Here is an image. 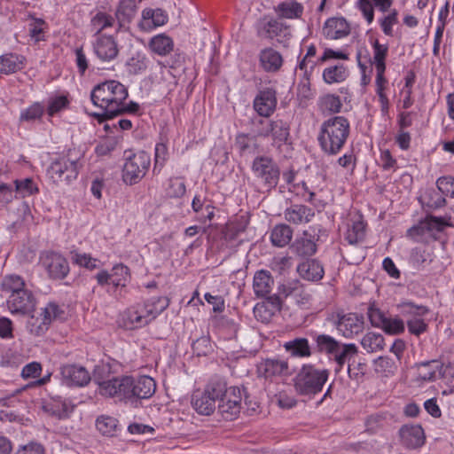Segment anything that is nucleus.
<instances>
[{
  "instance_id": "bf43d9fd",
  "label": "nucleus",
  "mask_w": 454,
  "mask_h": 454,
  "mask_svg": "<svg viewBox=\"0 0 454 454\" xmlns=\"http://www.w3.org/2000/svg\"><path fill=\"white\" fill-rule=\"evenodd\" d=\"M382 329L387 334L389 335H398L404 332L405 325L404 322L400 317H387L386 321L384 322V325L380 328Z\"/></svg>"
},
{
  "instance_id": "f03ea898",
  "label": "nucleus",
  "mask_w": 454,
  "mask_h": 454,
  "mask_svg": "<svg viewBox=\"0 0 454 454\" xmlns=\"http://www.w3.org/2000/svg\"><path fill=\"white\" fill-rule=\"evenodd\" d=\"M349 132V121L344 116H334L325 121L318 135L322 150L328 155L337 154L345 145Z\"/></svg>"
},
{
  "instance_id": "6e6552de",
  "label": "nucleus",
  "mask_w": 454,
  "mask_h": 454,
  "mask_svg": "<svg viewBox=\"0 0 454 454\" xmlns=\"http://www.w3.org/2000/svg\"><path fill=\"white\" fill-rule=\"evenodd\" d=\"M401 315L407 317L406 324L411 334L419 336L427 331V324L422 318L429 312L427 307L411 301H403L397 305Z\"/></svg>"
},
{
  "instance_id": "2f4dec72",
  "label": "nucleus",
  "mask_w": 454,
  "mask_h": 454,
  "mask_svg": "<svg viewBox=\"0 0 454 454\" xmlns=\"http://www.w3.org/2000/svg\"><path fill=\"white\" fill-rule=\"evenodd\" d=\"M260 63L267 72L278 71L283 63L280 53L272 48H266L260 52Z\"/></svg>"
},
{
  "instance_id": "6ab92c4d",
  "label": "nucleus",
  "mask_w": 454,
  "mask_h": 454,
  "mask_svg": "<svg viewBox=\"0 0 454 454\" xmlns=\"http://www.w3.org/2000/svg\"><path fill=\"white\" fill-rule=\"evenodd\" d=\"M451 373L450 365L444 366L437 360L427 361L418 365V378L424 381H434L437 379H445Z\"/></svg>"
},
{
  "instance_id": "4468645a",
  "label": "nucleus",
  "mask_w": 454,
  "mask_h": 454,
  "mask_svg": "<svg viewBox=\"0 0 454 454\" xmlns=\"http://www.w3.org/2000/svg\"><path fill=\"white\" fill-rule=\"evenodd\" d=\"M94 54L103 62L114 60L119 54L117 41L113 35H98L92 43Z\"/></svg>"
},
{
  "instance_id": "4d7b16f0",
  "label": "nucleus",
  "mask_w": 454,
  "mask_h": 454,
  "mask_svg": "<svg viewBox=\"0 0 454 454\" xmlns=\"http://www.w3.org/2000/svg\"><path fill=\"white\" fill-rule=\"evenodd\" d=\"M293 247L295 253L302 257L311 256L317 251L316 243L309 238H301L296 240Z\"/></svg>"
},
{
  "instance_id": "b1692460",
  "label": "nucleus",
  "mask_w": 454,
  "mask_h": 454,
  "mask_svg": "<svg viewBox=\"0 0 454 454\" xmlns=\"http://www.w3.org/2000/svg\"><path fill=\"white\" fill-rule=\"evenodd\" d=\"M73 409L74 406L68 402L60 399H51L42 405V410L46 415L58 419H67Z\"/></svg>"
},
{
  "instance_id": "c03bdc74",
  "label": "nucleus",
  "mask_w": 454,
  "mask_h": 454,
  "mask_svg": "<svg viewBox=\"0 0 454 454\" xmlns=\"http://www.w3.org/2000/svg\"><path fill=\"white\" fill-rule=\"evenodd\" d=\"M337 350L333 354L334 361L337 363L339 368H341L350 358L357 354V348L355 344H341L340 343Z\"/></svg>"
},
{
  "instance_id": "ddd939ff",
  "label": "nucleus",
  "mask_w": 454,
  "mask_h": 454,
  "mask_svg": "<svg viewBox=\"0 0 454 454\" xmlns=\"http://www.w3.org/2000/svg\"><path fill=\"white\" fill-rule=\"evenodd\" d=\"M241 400L240 388L237 387H229V392L218 403V412L226 420L236 419L240 412Z\"/></svg>"
},
{
  "instance_id": "412c9836",
  "label": "nucleus",
  "mask_w": 454,
  "mask_h": 454,
  "mask_svg": "<svg viewBox=\"0 0 454 454\" xmlns=\"http://www.w3.org/2000/svg\"><path fill=\"white\" fill-rule=\"evenodd\" d=\"M60 372L66 383L71 386L83 387L91 380L87 369L78 364H64Z\"/></svg>"
},
{
  "instance_id": "4c0bfd02",
  "label": "nucleus",
  "mask_w": 454,
  "mask_h": 454,
  "mask_svg": "<svg viewBox=\"0 0 454 454\" xmlns=\"http://www.w3.org/2000/svg\"><path fill=\"white\" fill-rule=\"evenodd\" d=\"M280 18L298 19L303 12V6L295 1H285L275 8Z\"/></svg>"
},
{
  "instance_id": "8fccbe9b",
  "label": "nucleus",
  "mask_w": 454,
  "mask_h": 454,
  "mask_svg": "<svg viewBox=\"0 0 454 454\" xmlns=\"http://www.w3.org/2000/svg\"><path fill=\"white\" fill-rule=\"evenodd\" d=\"M208 395L214 397V401L218 403L220 399L224 397L225 394L229 392L224 380L221 379L212 380L206 387L205 391Z\"/></svg>"
},
{
  "instance_id": "cd10ccee",
  "label": "nucleus",
  "mask_w": 454,
  "mask_h": 454,
  "mask_svg": "<svg viewBox=\"0 0 454 454\" xmlns=\"http://www.w3.org/2000/svg\"><path fill=\"white\" fill-rule=\"evenodd\" d=\"M213 327L223 338L231 340L236 337L239 325L231 318L226 316H215L212 318Z\"/></svg>"
},
{
  "instance_id": "13d9d810",
  "label": "nucleus",
  "mask_w": 454,
  "mask_h": 454,
  "mask_svg": "<svg viewBox=\"0 0 454 454\" xmlns=\"http://www.w3.org/2000/svg\"><path fill=\"white\" fill-rule=\"evenodd\" d=\"M96 426L102 434L112 436L117 430L118 421L110 416H101L97 419Z\"/></svg>"
},
{
  "instance_id": "774afa93",
  "label": "nucleus",
  "mask_w": 454,
  "mask_h": 454,
  "mask_svg": "<svg viewBox=\"0 0 454 454\" xmlns=\"http://www.w3.org/2000/svg\"><path fill=\"white\" fill-rule=\"evenodd\" d=\"M367 315L372 325L377 328H381L387 317L383 311L374 306L369 307Z\"/></svg>"
},
{
  "instance_id": "4be33fe9",
  "label": "nucleus",
  "mask_w": 454,
  "mask_h": 454,
  "mask_svg": "<svg viewBox=\"0 0 454 454\" xmlns=\"http://www.w3.org/2000/svg\"><path fill=\"white\" fill-rule=\"evenodd\" d=\"M350 33V26L344 18L333 17L328 19L323 27V35L326 39L338 40L346 37Z\"/></svg>"
},
{
  "instance_id": "20e7f679",
  "label": "nucleus",
  "mask_w": 454,
  "mask_h": 454,
  "mask_svg": "<svg viewBox=\"0 0 454 454\" xmlns=\"http://www.w3.org/2000/svg\"><path fill=\"white\" fill-rule=\"evenodd\" d=\"M328 379L327 370H317L312 365H303L294 379V387L301 395H316Z\"/></svg>"
},
{
  "instance_id": "1a4fd4ad",
  "label": "nucleus",
  "mask_w": 454,
  "mask_h": 454,
  "mask_svg": "<svg viewBox=\"0 0 454 454\" xmlns=\"http://www.w3.org/2000/svg\"><path fill=\"white\" fill-rule=\"evenodd\" d=\"M256 32L259 37L276 39L278 43L283 44H286L292 36L290 26L273 18L261 19L256 24Z\"/></svg>"
},
{
  "instance_id": "603ef678",
  "label": "nucleus",
  "mask_w": 454,
  "mask_h": 454,
  "mask_svg": "<svg viewBox=\"0 0 454 454\" xmlns=\"http://www.w3.org/2000/svg\"><path fill=\"white\" fill-rule=\"evenodd\" d=\"M40 314L50 326L53 321L64 319L65 312L57 303L49 302L43 309H42V312Z\"/></svg>"
},
{
  "instance_id": "5fc2aeb1",
  "label": "nucleus",
  "mask_w": 454,
  "mask_h": 454,
  "mask_svg": "<svg viewBox=\"0 0 454 454\" xmlns=\"http://www.w3.org/2000/svg\"><path fill=\"white\" fill-rule=\"evenodd\" d=\"M365 235V223L362 220H356L348 228L346 239L349 244H356L362 240Z\"/></svg>"
},
{
  "instance_id": "680f3d73",
  "label": "nucleus",
  "mask_w": 454,
  "mask_h": 454,
  "mask_svg": "<svg viewBox=\"0 0 454 454\" xmlns=\"http://www.w3.org/2000/svg\"><path fill=\"white\" fill-rule=\"evenodd\" d=\"M375 372L383 375L394 373L395 365L388 356H380L373 361Z\"/></svg>"
},
{
  "instance_id": "9b49d317",
  "label": "nucleus",
  "mask_w": 454,
  "mask_h": 454,
  "mask_svg": "<svg viewBox=\"0 0 454 454\" xmlns=\"http://www.w3.org/2000/svg\"><path fill=\"white\" fill-rule=\"evenodd\" d=\"M156 390V384L149 376L131 377L126 376L125 398L127 400H138L150 398Z\"/></svg>"
},
{
  "instance_id": "a211bd4d",
  "label": "nucleus",
  "mask_w": 454,
  "mask_h": 454,
  "mask_svg": "<svg viewBox=\"0 0 454 454\" xmlns=\"http://www.w3.org/2000/svg\"><path fill=\"white\" fill-rule=\"evenodd\" d=\"M336 327L346 338H351L363 332L364 317L356 313L338 314Z\"/></svg>"
},
{
  "instance_id": "2eb2a0df",
  "label": "nucleus",
  "mask_w": 454,
  "mask_h": 454,
  "mask_svg": "<svg viewBox=\"0 0 454 454\" xmlns=\"http://www.w3.org/2000/svg\"><path fill=\"white\" fill-rule=\"evenodd\" d=\"M257 374L260 378L273 380L276 378L290 374L286 360L280 358H267L257 365Z\"/></svg>"
},
{
  "instance_id": "c9c22d12",
  "label": "nucleus",
  "mask_w": 454,
  "mask_h": 454,
  "mask_svg": "<svg viewBox=\"0 0 454 454\" xmlns=\"http://www.w3.org/2000/svg\"><path fill=\"white\" fill-rule=\"evenodd\" d=\"M115 18L105 12H97L90 20V27L94 36L98 35H104L103 30L114 27Z\"/></svg>"
},
{
  "instance_id": "338daca9",
  "label": "nucleus",
  "mask_w": 454,
  "mask_h": 454,
  "mask_svg": "<svg viewBox=\"0 0 454 454\" xmlns=\"http://www.w3.org/2000/svg\"><path fill=\"white\" fill-rule=\"evenodd\" d=\"M112 271V284L115 286H124V282H126L129 276V268L123 264H117Z\"/></svg>"
},
{
  "instance_id": "0eeeda50",
  "label": "nucleus",
  "mask_w": 454,
  "mask_h": 454,
  "mask_svg": "<svg viewBox=\"0 0 454 454\" xmlns=\"http://www.w3.org/2000/svg\"><path fill=\"white\" fill-rule=\"evenodd\" d=\"M151 165L150 155L139 151L126 158L122 169V179L127 184H137L146 174Z\"/></svg>"
},
{
  "instance_id": "0e129e2a",
  "label": "nucleus",
  "mask_w": 454,
  "mask_h": 454,
  "mask_svg": "<svg viewBox=\"0 0 454 454\" xmlns=\"http://www.w3.org/2000/svg\"><path fill=\"white\" fill-rule=\"evenodd\" d=\"M186 192L185 184L183 178L174 177L169 179L167 189L168 195L172 198H181Z\"/></svg>"
},
{
  "instance_id": "052dcab7",
  "label": "nucleus",
  "mask_w": 454,
  "mask_h": 454,
  "mask_svg": "<svg viewBox=\"0 0 454 454\" xmlns=\"http://www.w3.org/2000/svg\"><path fill=\"white\" fill-rule=\"evenodd\" d=\"M71 260L74 263L84 267L88 270H94L98 267V259L92 258L88 254H80L77 252H71Z\"/></svg>"
},
{
  "instance_id": "e433bc0d",
  "label": "nucleus",
  "mask_w": 454,
  "mask_h": 454,
  "mask_svg": "<svg viewBox=\"0 0 454 454\" xmlns=\"http://www.w3.org/2000/svg\"><path fill=\"white\" fill-rule=\"evenodd\" d=\"M192 403L195 411L201 415H210L215 410L214 397L206 392L192 396Z\"/></svg>"
},
{
  "instance_id": "de8ad7c7",
  "label": "nucleus",
  "mask_w": 454,
  "mask_h": 454,
  "mask_svg": "<svg viewBox=\"0 0 454 454\" xmlns=\"http://www.w3.org/2000/svg\"><path fill=\"white\" fill-rule=\"evenodd\" d=\"M44 111V106L41 103L35 102L20 112L19 119L20 122H33L40 120L43 117Z\"/></svg>"
},
{
  "instance_id": "bb28decb",
  "label": "nucleus",
  "mask_w": 454,
  "mask_h": 454,
  "mask_svg": "<svg viewBox=\"0 0 454 454\" xmlns=\"http://www.w3.org/2000/svg\"><path fill=\"white\" fill-rule=\"evenodd\" d=\"M274 285L273 278L270 271L261 270L255 272L253 282V288L257 297H266L272 290Z\"/></svg>"
},
{
  "instance_id": "aec40b11",
  "label": "nucleus",
  "mask_w": 454,
  "mask_h": 454,
  "mask_svg": "<svg viewBox=\"0 0 454 454\" xmlns=\"http://www.w3.org/2000/svg\"><path fill=\"white\" fill-rule=\"evenodd\" d=\"M402 444L407 449H418L425 443L426 436L420 425L407 424L399 429Z\"/></svg>"
},
{
  "instance_id": "58836bf2",
  "label": "nucleus",
  "mask_w": 454,
  "mask_h": 454,
  "mask_svg": "<svg viewBox=\"0 0 454 454\" xmlns=\"http://www.w3.org/2000/svg\"><path fill=\"white\" fill-rule=\"evenodd\" d=\"M293 231L286 224L276 225L271 231L270 239L274 246L283 247L292 239Z\"/></svg>"
},
{
  "instance_id": "f8f14e48",
  "label": "nucleus",
  "mask_w": 454,
  "mask_h": 454,
  "mask_svg": "<svg viewBox=\"0 0 454 454\" xmlns=\"http://www.w3.org/2000/svg\"><path fill=\"white\" fill-rule=\"evenodd\" d=\"M41 263L53 279H63L69 272V264L60 254L46 252L41 256Z\"/></svg>"
},
{
  "instance_id": "ea45409f",
  "label": "nucleus",
  "mask_w": 454,
  "mask_h": 454,
  "mask_svg": "<svg viewBox=\"0 0 454 454\" xmlns=\"http://www.w3.org/2000/svg\"><path fill=\"white\" fill-rule=\"evenodd\" d=\"M376 70V93L379 97V100L380 102L381 110L383 112L387 111L388 109V98L385 93V90L387 89V80L385 77L386 68H375Z\"/></svg>"
},
{
  "instance_id": "f704fd0d",
  "label": "nucleus",
  "mask_w": 454,
  "mask_h": 454,
  "mask_svg": "<svg viewBox=\"0 0 454 454\" xmlns=\"http://www.w3.org/2000/svg\"><path fill=\"white\" fill-rule=\"evenodd\" d=\"M269 137H271L274 146L280 147L286 144L289 137V126L282 120H273L270 130Z\"/></svg>"
},
{
  "instance_id": "72a5a7b5",
  "label": "nucleus",
  "mask_w": 454,
  "mask_h": 454,
  "mask_svg": "<svg viewBox=\"0 0 454 454\" xmlns=\"http://www.w3.org/2000/svg\"><path fill=\"white\" fill-rule=\"evenodd\" d=\"M25 58L17 54H4L0 56V74H10L24 67Z\"/></svg>"
},
{
  "instance_id": "a19ab883",
  "label": "nucleus",
  "mask_w": 454,
  "mask_h": 454,
  "mask_svg": "<svg viewBox=\"0 0 454 454\" xmlns=\"http://www.w3.org/2000/svg\"><path fill=\"white\" fill-rule=\"evenodd\" d=\"M361 345L369 353L381 351L385 348L384 337L380 333H367L362 338Z\"/></svg>"
},
{
  "instance_id": "e2e57ef3",
  "label": "nucleus",
  "mask_w": 454,
  "mask_h": 454,
  "mask_svg": "<svg viewBox=\"0 0 454 454\" xmlns=\"http://www.w3.org/2000/svg\"><path fill=\"white\" fill-rule=\"evenodd\" d=\"M383 33L387 36H393V26L398 23V12L393 9L387 15L379 20Z\"/></svg>"
},
{
  "instance_id": "c756f323",
  "label": "nucleus",
  "mask_w": 454,
  "mask_h": 454,
  "mask_svg": "<svg viewBox=\"0 0 454 454\" xmlns=\"http://www.w3.org/2000/svg\"><path fill=\"white\" fill-rule=\"evenodd\" d=\"M299 275L309 281H318L324 276V269L321 263L316 260H308L297 267Z\"/></svg>"
},
{
  "instance_id": "39448f33",
  "label": "nucleus",
  "mask_w": 454,
  "mask_h": 454,
  "mask_svg": "<svg viewBox=\"0 0 454 454\" xmlns=\"http://www.w3.org/2000/svg\"><path fill=\"white\" fill-rule=\"evenodd\" d=\"M252 171L262 192H270L278 185L280 169L271 158L256 157L252 164Z\"/></svg>"
},
{
  "instance_id": "f3484780",
  "label": "nucleus",
  "mask_w": 454,
  "mask_h": 454,
  "mask_svg": "<svg viewBox=\"0 0 454 454\" xmlns=\"http://www.w3.org/2000/svg\"><path fill=\"white\" fill-rule=\"evenodd\" d=\"M277 92L272 88L260 90L253 101L254 111L261 117H270L277 107Z\"/></svg>"
},
{
  "instance_id": "473e14b6",
  "label": "nucleus",
  "mask_w": 454,
  "mask_h": 454,
  "mask_svg": "<svg viewBox=\"0 0 454 454\" xmlns=\"http://www.w3.org/2000/svg\"><path fill=\"white\" fill-rule=\"evenodd\" d=\"M137 12L136 6L130 0H121L115 11V20L118 23V29L122 28L130 23Z\"/></svg>"
},
{
  "instance_id": "dca6fc26",
  "label": "nucleus",
  "mask_w": 454,
  "mask_h": 454,
  "mask_svg": "<svg viewBox=\"0 0 454 454\" xmlns=\"http://www.w3.org/2000/svg\"><path fill=\"white\" fill-rule=\"evenodd\" d=\"M7 307L12 314L26 315L35 308V299L29 289H25L17 294H10L7 298Z\"/></svg>"
},
{
  "instance_id": "69168bd1",
  "label": "nucleus",
  "mask_w": 454,
  "mask_h": 454,
  "mask_svg": "<svg viewBox=\"0 0 454 454\" xmlns=\"http://www.w3.org/2000/svg\"><path fill=\"white\" fill-rule=\"evenodd\" d=\"M436 186L439 192L445 196L454 198V176H441L436 180Z\"/></svg>"
},
{
  "instance_id": "09e8293b",
  "label": "nucleus",
  "mask_w": 454,
  "mask_h": 454,
  "mask_svg": "<svg viewBox=\"0 0 454 454\" xmlns=\"http://www.w3.org/2000/svg\"><path fill=\"white\" fill-rule=\"evenodd\" d=\"M317 348L319 352H325L333 355L338 348L340 342L337 341L333 337L327 334H317L315 336Z\"/></svg>"
},
{
  "instance_id": "3c124183",
  "label": "nucleus",
  "mask_w": 454,
  "mask_h": 454,
  "mask_svg": "<svg viewBox=\"0 0 454 454\" xmlns=\"http://www.w3.org/2000/svg\"><path fill=\"white\" fill-rule=\"evenodd\" d=\"M372 64L375 66V68H386V59L388 53V46L387 44L380 43L379 40L375 39L372 43Z\"/></svg>"
},
{
  "instance_id": "7c9ffc66",
  "label": "nucleus",
  "mask_w": 454,
  "mask_h": 454,
  "mask_svg": "<svg viewBox=\"0 0 454 454\" xmlns=\"http://www.w3.org/2000/svg\"><path fill=\"white\" fill-rule=\"evenodd\" d=\"M284 348L294 357H309L312 355V348L306 338H294L285 342Z\"/></svg>"
},
{
  "instance_id": "7ed1b4c3",
  "label": "nucleus",
  "mask_w": 454,
  "mask_h": 454,
  "mask_svg": "<svg viewBox=\"0 0 454 454\" xmlns=\"http://www.w3.org/2000/svg\"><path fill=\"white\" fill-rule=\"evenodd\" d=\"M168 305L169 299L165 296L153 297L137 304L124 312L125 326L129 329L143 327L155 319Z\"/></svg>"
},
{
  "instance_id": "5701e85b",
  "label": "nucleus",
  "mask_w": 454,
  "mask_h": 454,
  "mask_svg": "<svg viewBox=\"0 0 454 454\" xmlns=\"http://www.w3.org/2000/svg\"><path fill=\"white\" fill-rule=\"evenodd\" d=\"M143 20L140 23V27L144 30H151L157 27L165 25L168 20L167 12L160 9L145 8L142 12Z\"/></svg>"
},
{
  "instance_id": "9d476101",
  "label": "nucleus",
  "mask_w": 454,
  "mask_h": 454,
  "mask_svg": "<svg viewBox=\"0 0 454 454\" xmlns=\"http://www.w3.org/2000/svg\"><path fill=\"white\" fill-rule=\"evenodd\" d=\"M109 372V369L105 366H97L94 371L93 380L98 385V392L100 395L113 397L119 396L125 398L126 391V376L121 378L105 379L103 372Z\"/></svg>"
},
{
  "instance_id": "c85d7f7f",
  "label": "nucleus",
  "mask_w": 454,
  "mask_h": 454,
  "mask_svg": "<svg viewBox=\"0 0 454 454\" xmlns=\"http://www.w3.org/2000/svg\"><path fill=\"white\" fill-rule=\"evenodd\" d=\"M148 48L154 54L167 56L173 51L174 42L166 34H159L149 40Z\"/></svg>"
},
{
  "instance_id": "a18cd8bd",
  "label": "nucleus",
  "mask_w": 454,
  "mask_h": 454,
  "mask_svg": "<svg viewBox=\"0 0 454 454\" xmlns=\"http://www.w3.org/2000/svg\"><path fill=\"white\" fill-rule=\"evenodd\" d=\"M318 106L324 114H336L340 111L342 103L339 96L327 94L319 98Z\"/></svg>"
},
{
  "instance_id": "393cba45",
  "label": "nucleus",
  "mask_w": 454,
  "mask_h": 454,
  "mask_svg": "<svg viewBox=\"0 0 454 454\" xmlns=\"http://www.w3.org/2000/svg\"><path fill=\"white\" fill-rule=\"evenodd\" d=\"M282 301L278 295L266 296V301L257 303L254 309L255 317L262 321H268L276 312L281 309Z\"/></svg>"
},
{
  "instance_id": "49530a36",
  "label": "nucleus",
  "mask_w": 454,
  "mask_h": 454,
  "mask_svg": "<svg viewBox=\"0 0 454 454\" xmlns=\"http://www.w3.org/2000/svg\"><path fill=\"white\" fill-rule=\"evenodd\" d=\"M15 192L21 198L31 196L39 192L37 184L32 178H23L14 180Z\"/></svg>"
},
{
  "instance_id": "79ce46f5",
  "label": "nucleus",
  "mask_w": 454,
  "mask_h": 454,
  "mask_svg": "<svg viewBox=\"0 0 454 454\" xmlns=\"http://www.w3.org/2000/svg\"><path fill=\"white\" fill-rule=\"evenodd\" d=\"M348 75V72L343 65L327 67L323 72L324 82L327 84L342 82Z\"/></svg>"
},
{
  "instance_id": "6e6d98bb",
  "label": "nucleus",
  "mask_w": 454,
  "mask_h": 454,
  "mask_svg": "<svg viewBox=\"0 0 454 454\" xmlns=\"http://www.w3.org/2000/svg\"><path fill=\"white\" fill-rule=\"evenodd\" d=\"M27 329L35 336H42L49 330V325L41 314L38 316L33 315L27 322Z\"/></svg>"
},
{
  "instance_id": "f257e3e1",
  "label": "nucleus",
  "mask_w": 454,
  "mask_h": 454,
  "mask_svg": "<svg viewBox=\"0 0 454 454\" xmlns=\"http://www.w3.org/2000/svg\"><path fill=\"white\" fill-rule=\"evenodd\" d=\"M128 90L115 80L106 81L96 85L90 93L94 106L101 108L103 114H92L100 122L121 114L123 101L128 98Z\"/></svg>"
},
{
  "instance_id": "864d4df0",
  "label": "nucleus",
  "mask_w": 454,
  "mask_h": 454,
  "mask_svg": "<svg viewBox=\"0 0 454 454\" xmlns=\"http://www.w3.org/2000/svg\"><path fill=\"white\" fill-rule=\"evenodd\" d=\"M267 117H255L251 120V131L254 137H268L270 124L273 120H267Z\"/></svg>"
},
{
  "instance_id": "423d86ee",
  "label": "nucleus",
  "mask_w": 454,
  "mask_h": 454,
  "mask_svg": "<svg viewBox=\"0 0 454 454\" xmlns=\"http://www.w3.org/2000/svg\"><path fill=\"white\" fill-rule=\"evenodd\" d=\"M80 167L79 157L69 152L51 162L47 175L54 183H69L77 177Z\"/></svg>"
},
{
  "instance_id": "a878e982",
  "label": "nucleus",
  "mask_w": 454,
  "mask_h": 454,
  "mask_svg": "<svg viewBox=\"0 0 454 454\" xmlns=\"http://www.w3.org/2000/svg\"><path fill=\"white\" fill-rule=\"evenodd\" d=\"M315 215V211L305 205H292L284 211L285 219L294 224L307 223Z\"/></svg>"
},
{
  "instance_id": "37998d69",
  "label": "nucleus",
  "mask_w": 454,
  "mask_h": 454,
  "mask_svg": "<svg viewBox=\"0 0 454 454\" xmlns=\"http://www.w3.org/2000/svg\"><path fill=\"white\" fill-rule=\"evenodd\" d=\"M3 292L10 294H17L27 289L24 279L18 275H8L5 276L2 281Z\"/></svg>"
}]
</instances>
